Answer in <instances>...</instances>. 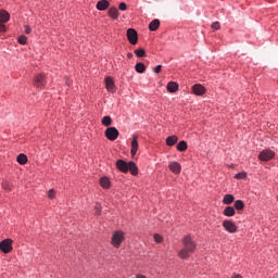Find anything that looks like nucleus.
Here are the masks:
<instances>
[{
    "instance_id": "nucleus-10",
    "label": "nucleus",
    "mask_w": 278,
    "mask_h": 278,
    "mask_svg": "<svg viewBox=\"0 0 278 278\" xmlns=\"http://www.w3.org/2000/svg\"><path fill=\"white\" fill-rule=\"evenodd\" d=\"M105 86L109 92H116V86L114 85V79H112V77L105 78Z\"/></svg>"
},
{
    "instance_id": "nucleus-9",
    "label": "nucleus",
    "mask_w": 278,
    "mask_h": 278,
    "mask_svg": "<svg viewBox=\"0 0 278 278\" xmlns=\"http://www.w3.org/2000/svg\"><path fill=\"white\" fill-rule=\"evenodd\" d=\"M168 167L169 170L174 173V175H179V173H181V164H179L178 162H170Z\"/></svg>"
},
{
    "instance_id": "nucleus-19",
    "label": "nucleus",
    "mask_w": 278,
    "mask_h": 278,
    "mask_svg": "<svg viewBox=\"0 0 278 278\" xmlns=\"http://www.w3.org/2000/svg\"><path fill=\"white\" fill-rule=\"evenodd\" d=\"M149 29H150V31H157V29H160V20H153L149 24Z\"/></svg>"
},
{
    "instance_id": "nucleus-12",
    "label": "nucleus",
    "mask_w": 278,
    "mask_h": 278,
    "mask_svg": "<svg viewBox=\"0 0 278 278\" xmlns=\"http://www.w3.org/2000/svg\"><path fill=\"white\" fill-rule=\"evenodd\" d=\"M116 166H117L118 170H121V173H128L129 163H127L123 160H118L116 162Z\"/></svg>"
},
{
    "instance_id": "nucleus-5",
    "label": "nucleus",
    "mask_w": 278,
    "mask_h": 278,
    "mask_svg": "<svg viewBox=\"0 0 278 278\" xmlns=\"http://www.w3.org/2000/svg\"><path fill=\"white\" fill-rule=\"evenodd\" d=\"M273 157H275V152H273V150H263L260 154H258V160H261V162H269V160H273Z\"/></svg>"
},
{
    "instance_id": "nucleus-42",
    "label": "nucleus",
    "mask_w": 278,
    "mask_h": 278,
    "mask_svg": "<svg viewBox=\"0 0 278 278\" xmlns=\"http://www.w3.org/2000/svg\"><path fill=\"white\" fill-rule=\"evenodd\" d=\"M127 58H128V60H131V58H134V53L128 52V53H127Z\"/></svg>"
},
{
    "instance_id": "nucleus-34",
    "label": "nucleus",
    "mask_w": 278,
    "mask_h": 278,
    "mask_svg": "<svg viewBox=\"0 0 278 278\" xmlns=\"http://www.w3.org/2000/svg\"><path fill=\"white\" fill-rule=\"evenodd\" d=\"M118 10H121L122 12H125L127 10V3L121 2L118 5Z\"/></svg>"
},
{
    "instance_id": "nucleus-13",
    "label": "nucleus",
    "mask_w": 278,
    "mask_h": 278,
    "mask_svg": "<svg viewBox=\"0 0 278 278\" xmlns=\"http://www.w3.org/2000/svg\"><path fill=\"white\" fill-rule=\"evenodd\" d=\"M192 92L198 97H202V94H205V87H203L202 85H194L192 87Z\"/></svg>"
},
{
    "instance_id": "nucleus-20",
    "label": "nucleus",
    "mask_w": 278,
    "mask_h": 278,
    "mask_svg": "<svg viewBox=\"0 0 278 278\" xmlns=\"http://www.w3.org/2000/svg\"><path fill=\"white\" fill-rule=\"evenodd\" d=\"M167 90L168 92H177V90H179V85L175 81H170L167 84Z\"/></svg>"
},
{
    "instance_id": "nucleus-37",
    "label": "nucleus",
    "mask_w": 278,
    "mask_h": 278,
    "mask_svg": "<svg viewBox=\"0 0 278 278\" xmlns=\"http://www.w3.org/2000/svg\"><path fill=\"white\" fill-rule=\"evenodd\" d=\"M212 29H220V22H214L213 24H212Z\"/></svg>"
},
{
    "instance_id": "nucleus-24",
    "label": "nucleus",
    "mask_w": 278,
    "mask_h": 278,
    "mask_svg": "<svg viewBox=\"0 0 278 278\" xmlns=\"http://www.w3.org/2000/svg\"><path fill=\"white\" fill-rule=\"evenodd\" d=\"M176 149H177V151H180V152L187 151L188 150V143L185 140L179 141Z\"/></svg>"
},
{
    "instance_id": "nucleus-7",
    "label": "nucleus",
    "mask_w": 278,
    "mask_h": 278,
    "mask_svg": "<svg viewBox=\"0 0 278 278\" xmlns=\"http://www.w3.org/2000/svg\"><path fill=\"white\" fill-rule=\"evenodd\" d=\"M12 239H4L3 241L0 242V251L2 253H10L12 251Z\"/></svg>"
},
{
    "instance_id": "nucleus-29",
    "label": "nucleus",
    "mask_w": 278,
    "mask_h": 278,
    "mask_svg": "<svg viewBox=\"0 0 278 278\" xmlns=\"http://www.w3.org/2000/svg\"><path fill=\"white\" fill-rule=\"evenodd\" d=\"M17 162H18V164H27V155H25V154H20L18 156H17Z\"/></svg>"
},
{
    "instance_id": "nucleus-3",
    "label": "nucleus",
    "mask_w": 278,
    "mask_h": 278,
    "mask_svg": "<svg viewBox=\"0 0 278 278\" xmlns=\"http://www.w3.org/2000/svg\"><path fill=\"white\" fill-rule=\"evenodd\" d=\"M119 135L121 132L116 127H109L104 131L105 138H108V140H111V142H114V140H117Z\"/></svg>"
},
{
    "instance_id": "nucleus-4",
    "label": "nucleus",
    "mask_w": 278,
    "mask_h": 278,
    "mask_svg": "<svg viewBox=\"0 0 278 278\" xmlns=\"http://www.w3.org/2000/svg\"><path fill=\"white\" fill-rule=\"evenodd\" d=\"M223 227L228 233H238V226L232 220L226 219L223 222Z\"/></svg>"
},
{
    "instance_id": "nucleus-32",
    "label": "nucleus",
    "mask_w": 278,
    "mask_h": 278,
    "mask_svg": "<svg viewBox=\"0 0 278 278\" xmlns=\"http://www.w3.org/2000/svg\"><path fill=\"white\" fill-rule=\"evenodd\" d=\"M101 210H102L101 204H96L94 206L96 216H101Z\"/></svg>"
},
{
    "instance_id": "nucleus-15",
    "label": "nucleus",
    "mask_w": 278,
    "mask_h": 278,
    "mask_svg": "<svg viewBox=\"0 0 278 278\" xmlns=\"http://www.w3.org/2000/svg\"><path fill=\"white\" fill-rule=\"evenodd\" d=\"M179 140V137L173 135L166 138V144L167 147H175Z\"/></svg>"
},
{
    "instance_id": "nucleus-18",
    "label": "nucleus",
    "mask_w": 278,
    "mask_h": 278,
    "mask_svg": "<svg viewBox=\"0 0 278 278\" xmlns=\"http://www.w3.org/2000/svg\"><path fill=\"white\" fill-rule=\"evenodd\" d=\"M128 172L134 176L138 175V166L132 161L128 162Z\"/></svg>"
},
{
    "instance_id": "nucleus-22",
    "label": "nucleus",
    "mask_w": 278,
    "mask_h": 278,
    "mask_svg": "<svg viewBox=\"0 0 278 278\" xmlns=\"http://www.w3.org/2000/svg\"><path fill=\"white\" fill-rule=\"evenodd\" d=\"M135 71H136L137 73L142 74V73H144V72L147 71V66L144 65V63L139 62V63H137V64L135 65Z\"/></svg>"
},
{
    "instance_id": "nucleus-36",
    "label": "nucleus",
    "mask_w": 278,
    "mask_h": 278,
    "mask_svg": "<svg viewBox=\"0 0 278 278\" xmlns=\"http://www.w3.org/2000/svg\"><path fill=\"white\" fill-rule=\"evenodd\" d=\"M154 240H155V242H157V244H160V243H162L163 238L159 233H155L154 235Z\"/></svg>"
},
{
    "instance_id": "nucleus-26",
    "label": "nucleus",
    "mask_w": 278,
    "mask_h": 278,
    "mask_svg": "<svg viewBox=\"0 0 278 278\" xmlns=\"http://www.w3.org/2000/svg\"><path fill=\"white\" fill-rule=\"evenodd\" d=\"M135 55L137 58H146L147 56V51H144V48H139L135 50Z\"/></svg>"
},
{
    "instance_id": "nucleus-11",
    "label": "nucleus",
    "mask_w": 278,
    "mask_h": 278,
    "mask_svg": "<svg viewBox=\"0 0 278 278\" xmlns=\"http://www.w3.org/2000/svg\"><path fill=\"white\" fill-rule=\"evenodd\" d=\"M138 153V135L132 136L130 154L132 157Z\"/></svg>"
},
{
    "instance_id": "nucleus-28",
    "label": "nucleus",
    "mask_w": 278,
    "mask_h": 278,
    "mask_svg": "<svg viewBox=\"0 0 278 278\" xmlns=\"http://www.w3.org/2000/svg\"><path fill=\"white\" fill-rule=\"evenodd\" d=\"M235 208L236 210H244V202L242 200L235 201Z\"/></svg>"
},
{
    "instance_id": "nucleus-1",
    "label": "nucleus",
    "mask_w": 278,
    "mask_h": 278,
    "mask_svg": "<svg viewBox=\"0 0 278 278\" xmlns=\"http://www.w3.org/2000/svg\"><path fill=\"white\" fill-rule=\"evenodd\" d=\"M181 242H182V249L179 250L178 256L181 260H188L190 257V254L197 251V242L192 240V236L190 235L185 236Z\"/></svg>"
},
{
    "instance_id": "nucleus-31",
    "label": "nucleus",
    "mask_w": 278,
    "mask_h": 278,
    "mask_svg": "<svg viewBox=\"0 0 278 278\" xmlns=\"http://www.w3.org/2000/svg\"><path fill=\"white\" fill-rule=\"evenodd\" d=\"M235 179H247V173L240 172L235 175Z\"/></svg>"
},
{
    "instance_id": "nucleus-38",
    "label": "nucleus",
    "mask_w": 278,
    "mask_h": 278,
    "mask_svg": "<svg viewBox=\"0 0 278 278\" xmlns=\"http://www.w3.org/2000/svg\"><path fill=\"white\" fill-rule=\"evenodd\" d=\"M25 34H31V27L29 25L24 26Z\"/></svg>"
},
{
    "instance_id": "nucleus-30",
    "label": "nucleus",
    "mask_w": 278,
    "mask_h": 278,
    "mask_svg": "<svg viewBox=\"0 0 278 278\" xmlns=\"http://www.w3.org/2000/svg\"><path fill=\"white\" fill-rule=\"evenodd\" d=\"M2 188L3 190H7V192H10L12 190V185L10 184V181L5 180L2 182Z\"/></svg>"
},
{
    "instance_id": "nucleus-27",
    "label": "nucleus",
    "mask_w": 278,
    "mask_h": 278,
    "mask_svg": "<svg viewBox=\"0 0 278 278\" xmlns=\"http://www.w3.org/2000/svg\"><path fill=\"white\" fill-rule=\"evenodd\" d=\"M101 123L104 127H110V125H112V117L111 116H104L102 118Z\"/></svg>"
},
{
    "instance_id": "nucleus-43",
    "label": "nucleus",
    "mask_w": 278,
    "mask_h": 278,
    "mask_svg": "<svg viewBox=\"0 0 278 278\" xmlns=\"http://www.w3.org/2000/svg\"><path fill=\"white\" fill-rule=\"evenodd\" d=\"M136 278H147V276H144L142 274H137Z\"/></svg>"
},
{
    "instance_id": "nucleus-41",
    "label": "nucleus",
    "mask_w": 278,
    "mask_h": 278,
    "mask_svg": "<svg viewBox=\"0 0 278 278\" xmlns=\"http://www.w3.org/2000/svg\"><path fill=\"white\" fill-rule=\"evenodd\" d=\"M231 278H242V275H240V274H233V275L231 276Z\"/></svg>"
},
{
    "instance_id": "nucleus-16",
    "label": "nucleus",
    "mask_w": 278,
    "mask_h": 278,
    "mask_svg": "<svg viewBox=\"0 0 278 278\" xmlns=\"http://www.w3.org/2000/svg\"><path fill=\"white\" fill-rule=\"evenodd\" d=\"M121 13H118V9H116V7H111L109 9V16L110 18H113L114 21H116V18H118Z\"/></svg>"
},
{
    "instance_id": "nucleus-23",
    "label": "nucleus",
    "mask_w": 278,
    "mask_h": 278,
    "mask_svg": "<svg viewBox=\"0 0 278 278\" xmlns=\"http://www.w3.org/2000/svg\"><path fill=\"white\" fill-rule=\"evenodd\" d=\"M100 186H101L102 188H104V189L108 190V188H110V186H111L110 178H108V177H102V178L100 179Z\"/></svg>"
},
{
    "instance_id": "nucleus-21",
    "label": "nucleus",
    "mask_w": 278,
    "mask_h": 278,
    "mask_svg": "<svg viewBox=\"0 0 278 278\" xmlns=\"http://www.w3.org/2000/svg\"><path fill=\"white\" fill-rule=\"evenodd\" d=\"M224 215L228 217L236 216V208H233V206H227L224 210Z\"/></svg>"
},
{
    "instance_id": "nucleus-25",
    "label": "nucleus",
    "mask_w": 278,
    "mask_h": 278,
    "mask_svg": "<svg viewBox=\"0 0 278 278\" xmlns=\"http://www.w3.org/2000/svg\"><path fill=\"white\" fill-rule=\"evenodd\" d=\"M235 198L232 194H226L223 199V203L224 205H231V203L233 202Z\"/></svg>"
},
{
    "instance_id": "nucleus-40",
    "label": "nucleus",
    "mask_w": 278,
    "mask_h": 278,
    "mask_svg": "<svg viewBox=\"0 0 278 278\" xmlns=\"http://www.w3.org/2000/svg\"><path fill=\"white\" fill-rule=\"evenodd\" d=\"M5 25H3V23H0V31H5Z\"/></svg>"
},
{
    "instance_id": "nucleus-33",
    "label": "nucleus",
    "mask_w": 278,
    "mask_h": 278,
    "mask_svg": "<svg viewBox=\"0 0 278 278\" xmlns=\"http://www.w3.org/2000/svg\"><path fill=\"white\" fill-rule=\"evenodd\" d=\"M20 45H27V37L25 35H22L18 37Z\"/></svg>"
},
{
    "instance_id": "nucleus-17",
    "label": "nucleus",
    "mask_w": 278,
    "mask_h": 278,
    "mask_svg": "<svg viewBox=\"0 0 278 278\" xmlns=\"http://www.w3.org/2000/svg\"><path fill=\"white\" fill-rule=\"evenodd\" d=\"M10 21V13L5 10H0V23H8Z\"/></svg>"
},
{
    "instance_id": "nucleus-35",
    "label": "nucleus",
    "mask_w": 278,
    "mask_h": 278,
    "mask_svg": "<svg viewBox=\"0 0 278 278\" xmlns=\"http://www.w3.org/2000/svg\"><path fill=\"white\" fill-rule=\"evenodd\" d=\"M48 198H50V199H55V190L50 189V190L48 191Z\"/></svg>"
},
{
    "instance_id": "nucleus-14",
    "label": "nucleus",
    "mask_w": 278,
    "mask_h": 278,
    "mask_svg": "<svg viewBox=\"0 0 278 278\" xmlns=\"http://www.w3.org/2000/svg\"><path fill=\"white\" fill-rule=\"evenodd\" d=\"M110 8V2L108 0H100L97 3V10H100V12H103Z\"/></svg>"
},
{
    "instance_id": "nucleus-6",
    "label": "nucleus",
    "mask_w": 278,
    "mask_h": 278,
    "mask_svg": "<svg viewBox=\"0 0 278 278\" xmlns=\"http://www.w3.org/2000/svg\"><path fill=\"white\" fill-rule=\"evenodd\" d=\"M127 39L130 45H138V31L134 28L127 29Z\"/></svg>"
},
{
    "instance_id": "nucleus-39",
    "label": "nucleus",
    "mask_w": 278,
    "mask_h": 278,
    "mask_svg": "<svg viewBox=\"0 0 278 278\" xmlns=\"http://www.w3.org/2000/svg\"><path fill=\"white\" fill-rule=\"evenodd\" d=\"M154 73H162V65H157L154 67Z\"/></svg>"
},
{
    "instance_id": "nucleus-8",
    "label": "nucleus",
    "mask_w": 278,
    "mask_h": 278,
    "mask_svg": "<svg viewBox=\"0 0 278 278\" xmlns=\"http://www.w3.org/2000/svg\"><path fill=\"white\" fill-rule=\"evenodd\" d=\"M46 84L47 78L45 77V75L38 74L37 76H35L34 86L36 88H45Z\"/></svg>"
},
{
    "instance_id": "nucleus-2",
    "label": "nucleus",
    "mask_w": 278,
    "mask_h": 278,
    "mask_svg": "<svg viewBox=\"0 0 278 278\" xmlns=\"http://www.w3.org/2000/svg\"><path fill=\"white\" fill-rule=\"evenodd\" d=\"M124 241H125V232L117 230L112 236L111 244H113L115 249H118Z\"/></svg>"
}]
</instances>
